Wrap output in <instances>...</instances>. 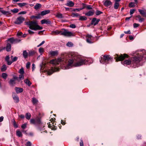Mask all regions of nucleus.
I'll use <instances>...</instances> for the list:
<instances>
[{"mask_svg": "<svg viewBox=\"0 0 146 146\" xmlns=\"http://www.w3.org/2000/svg\"><path fill=\"white\" fill-rule=\"evenodd\" d=\"M114 56V58L115 60V61L117 62L122 61L126 58H129V59L128 60H126L123 62H121V64L125 66L129 65L131 64H133L134 68L139 66V63L142 60L143 58V56L138 55L136 56L131 57L130 58L129 56L126 54L120 55L115 54Z\"/></svg>", "mask_w": 146, "mask_h": 146, "instance_id": "f257e3e1", "label": "nucleus"}, {"mask_svg": "<svg viewBox=\"0 0 146 146\" xmlns=\"http://www.w3.org/2000/svg\"><path fill=\"white\" fill-rule=\"evenodd\" d=\"M11 11L14 13H16L19 11V10L17 9H13L11 10Z\"/></svg>", "mask_w": 146, "mask_h": 146, "instance_id": "a19ab883", "label": "nucleus"}, {"mask_svg": "<svg viewBox=\"0 0 146 146\" xmlns=\"http://www.w3.org/2000/svg\"><path fill=\"white\" fill-rule=\"evenodd\" d=\"M39 52L40 53H42L44 52V49L43 48L40 47L39 49Z\"/></svg>", "mask_w": 146, "mask_h": 146, "instance_id": "8fccbe9b", "label": "nucleus"}, {"mask_svg": "<svg viewBox=\"0 0 146 146\" xmlns=\"http://www.w3.org/2000/svg\"><path fill=\"white\" fill-rule=\"evenodd\" d=\"M19 72L21 74H23L24 73V71L23 68H22L20 69L19 71Z\"/></svg>", "mask_w": 146, "mask_h": 146, "instance_id": "de8ad7c7", "label": "nucleus"}, {"mask_svg": "<svg viewBox=\"0 0 146 146\" xmlns=\"http://www.w3.org/2000/svg\"><path fill=\"white\" fill-rule=\"evenodd\" d=\"M18 5L20 7H22L23 6H25L27 5V3H19L18 4Z\"/></svg>", "mask_w": 146, "mask_h": 146, "instance_id": "f704fd0d", "label": "nucleus"}, {"mask_svg": "<svg viewBox=\"0 0 146 146\" xmlns=\"http://www.w3.org/2000/svg\"><path fill=\"white\" fill-rule=\"evenodd\" d=\"M86 7H87L86 9L88 10H90V9H92V6H91L90 5H87V6Z\"/></svg>", "mask_w": 146, "mask_h": 146, "instance_id": "3c124183", "label": "nucleus"}, {"mask_svg": "<svg viewBox=\"0 0 146 146\" xmlns=\"http://www.w3.org/2000/svg\"><path fill=\"white\" fill-rule=\"evenodd\" d=\"M25 83L28 86H30L31 84L32 83L30 80L28 79H27L24 81Z\"/></svg>", "mask_w": 146, "mask_h": 146, "instance_id": "bb28decb", "label": "nucleus"}, {"mask_svg": "<svg viewBox=\"0 0 146 146\" xmlns=\"http://www.w3.org/2000/svg\"><path fill=\"white\" fill-rule=\"evenodd\" d=\"M10 57L9 55L6 56L5 58V60L7 62V64L8 65H10L11 64L12 62L17 61L18 59V57L15 56L12 59L11 61H9Z\"/></svg>", "mask_w": 146, "mask_h": 146, "instance_id": "0eeeda50", "label": "nucleus"}, {"mask_svg": "<svg viewBox=\"0 0 146 146\" xmlns=\"http://www.w3.org/2000/svg\"><path fill=\"white\" fill-rule=\"evenodd\" d=\"M135 10V9L131 10L130 12V14L131 15L133 14L134 13Z\"/></svg>", "mask_w": 146, "mask_h": 146, "instance_id": "6e6d98bb", "label": "nucleus"}, {"mask_svg": "<svg viewBox=\"0 0 146 146\" xmlns=\"http://www.w3.org/2000/svg\"><path fill=\"white\" fill-rule=\"evenodd\" d=\"M104 5L106 7L111 6L112 2L109 0H105L104 3Z\"/></svg>", "mask_w": 146, "mask_h": 146, "instance_id": "2eb2a0df", "label": "nucleus"}, {"mask_svg": "<svg viewBox=\"0 0 146 146\" xmlns=\"http://www.w3.org/2000/svg\"><path fill=\"white\" fill-rule=\"evenodd\" d=\"M31 117V115L29 113H27L26 114L25 117L28 120L30 119Z\"/></svg>", "mask_w": 146, "mask_h": 146, "instance_id": "7c9ffc66", "label": "nucleus"}, {"mask_svg": "<svg viewBox=\"0 0 146 146\" xmlns=\"http://www.w3.org/2000/svg\"><path fill=\"white\" fill-rule=\"evenodd\" d=\"M66 45L69 47H72L73 46V44L72 42H68L66 44Z\"/></svg>", "mask_w": 146, "mask_h": 146, "instance_id": "79ce46f5", "label": "nucleus"}, {"mask_svg": "<svg viewBox=\"0 0 146 146\" xmlns=\"http://www.w3.org/2000/svg\"><path fill=\"white\" fill-rule=\"evenodd\" d=\"M20 39L18 38H14V44H15L21 41Z\"/></svg>", "mask_w": 146, "mask_h": 146, "instance_id": "58836bf2", "label": "nucleus"}, {"mask_svg": "<svg viewBox=\"0 0 146 146\" xmlns=\"http://www.w3.org/2000/svg\"><path fill=\"white\" fill-rule=\"evenodd\" d=\"M45 42L44 41H42L41 43H40L37 46L38 47H39L40 46H41L43 44H44Z\"/></svg>", "mask_w": 146, "mask_h": 146, "instance_id": "0e129e2a", "label": "nucleus"}, {"mask_svg": "<svg viewBox=\"0 0 146 146\" xmlns=\"http://www.w3.org/2000/svg\"><path fill=\"white\" fill-rule=\"evenodd\" d=\"M7 69L6 66L5 64L3 65L2 67H1V69L2 72L5 71Z\"/></svg>", "mask_w": 146, "mask_h": 146, "instance_id": "c85d7f7f", "label": "nucleus"}, {"mask_svg": "<svg viewBox=\"0 0 146 146\" xmlns=\"http://www.w3.org/2000/svg\"><path fill=\"white\" fill-rule=\"evenodd\" d=\"M16 134L19 137H21L22 136V134L21 132L19 130L16 131Z\"/></svg>", "mask_w": 146, "mask_h": 146, "instance_id": "2f4dec72", "label": "nucleus"}, {"mask_svg": "<svg viewBox=\"0 0 146 146\" xmlns=\"http://www.w3.org/2000/svg\"><path fill=\"white\" fill-rule=\"evenodd\" d=\"M23 56L26 59L27 58L28 56H29V54L26 50H24L23 51Z\"/></svg>", "mask_w": 146, "mask_h": 146, "instance_id": "393cba45", "label": "nucleus"}, {"mask_svg": "<svg viewBox=\"0 0 146 146\" xmlns=\"http://www.w3.org/2000/svg\"><path fill=\"white\" fill-rule=\"evenodd\" d=\"M19 78L20 79H23L24 78V76L23 74H21L19 75Z\"/></svg>", "mask_w": 146, "mask_h": 146, "instance_id": "864d4df0", "label": "nucleus"}, {"mask_svg": "<svg viewBox=\"0 0 146 146\" xmlns=\"http://www.w3.org/2000/svg\"><path fill=\"white\" fill-rule=\"evenodd\" d=\"M15 90L17 93H21L23 91V89L22 88L16 87L15 88Z\"/></svg>", "mask_w": 146, "mask_h": 146, "instance_id": "6ab92c4d", "label": "nucleus"}, {"mask_svg": "<svg viewBox=\"0 0 146 146\" xmlns=\"http://www.w3.org/2000/svg\"><path fill=\"white\" fill-rule=\"evenodd\" d=\"M31 64V63L29 62H28L26 64V67L27 68H29L30 67V65Z\"/></svg>", "mask_w": 146, "mask_h": 146, "instance_id": "09e8293b", "label": "nucleus"}, {"mask_svg": "<svg viewBox=\"0 0 146 146\" xmlns=\"http://www.w3.org/2000/svg\"><path fill=\"white\" fill-rule=\"evenodd\" d=\"M66 5L67 6L71 7H73L74 5V2L70 1H67V3Z\"/></svg>", "mask_w": 146, "mask_h": 146, "instance_id": "412c9836", "label": "nucleus"}, {"mask_svg": "<svg viewBox=\"0 0 146 146\" xmlns=\"http://www.w3.org/2000/svg\"><path fill=\"white\" fill-rule=\"evenodd\" d=\"M56 71V68H52L51 70H49L47 72V73L48 75H50Z\"/></svg>", "mask_w": 146, "mask_h": 146, "instance_id": "b1692460", "label": "nucleus"}, {"mask_svg": "<svg viewBox=\"0 0 146 146\" xmlns=\"http://www.w3.org/2000/svg\"><path fill=\"white\" fill-rule=\"evenodd\" d=\"M74 60L76 62L73 65L74 66L76 67L83 65L85 64L86 62V60L82 59L80 56L75 55L74 57V59H71L68 60V66L72 65L73 62Z\"/></svg>", "mask_w": 146, "mask_h": 146, "instance_id": "f03ea898", "label": "nucleus"}, {"mask_svg": "<svg viewBox=\"0 0 146 146\" xmlns=\"http://www.w3.org/2000/svg\"><path fill=\"white\" fill-rule=\"evenodd\" d=\"M102 56V57H101V60H100V62L103 64L104 63L107 64L109 61H112L113 59V58L110 55L106 54Z\"/></svg>", "mask_w": 146, "mask_h": 146, "instance_id": "39448f33", "label": "nucleus"}, {"mask_svg": "<svg viewBox=\"0 0 146 146\" xmlns=\"http://www.w3.org/2000/svg\"><path fill=\"white\" fill-rule=\"evenodd\" d=\"M62 61L61 58H58L57 60H52L50 61V63L51 64H58V63Z\"/></svg>", "mask_w": 146, "mask_h": 146, "instance_id": "9d476101", "label": "nucleus"}, {"mask_svg": "<svg viewBox=\"0 0 146 146\" xmlns=\"http://www.w3.org/2000/svg\"><path fill=\"white\" fill-rule=\"evenodd\" d=\"M103 13V12L99 10H97L96 11V15H99L100 14Z\"/></svg>", "mask_w": 146, "mask_h": 146, "instance_id": "49530a36", "label": "nucleus"}, {"mask_svg": "<svg viewBox=\"0 0 146 146\" xmlns=\"http://www.w3.org/2000/svg\"><path fill=\"white\" fill-rule=\"evenodd\" d=\"M12 97L15 102L17 103L19 102V100L18 96L15 93H13Z\"/></svg>", "mask_w": 146, "mask_h": 146, "instance_id": "f8f14e48", "label": "nucleus"}, {"mask_svg": "<svg viewBox=\"0 0 146 146\" xmlns=\"http://www.w3.org/2000/svg\"><path fill=\"white\" fill-rule=\"evenodd\" d=\"M28 32L30 34H33L34 33V32L31 31V30H29L28 31Z\"/></svg>", "mask_w": 146, "mask_h": 146, "instance_id": "69168bd1", "label": "nucleus"}, {"mask_svg": "<svg viewBox=\"0 0 146 146\" xmlns=\"http://www.w3.org/2000/svg\"><path fill=\"white\" fill-rule=\"evenodd\" d=\"M27 127V124H23L21 126V128L23 129H25Z\"/></svg>", "mask_w": 146, "mask_h": 146, "instance_id": "052dcab7", "label": "nucleus"}, {"mask_svg": "<svg viewBox=\"0 0 146 146\" xmlns=\"http://www.w3.org/2000/svg\"><path fill=\"white\" fill-rule=\"evenodd\" d=\"M72 17H78L79 16V15L77 13H72V15H71Z\"/></svg>", "mask_w": 146, "mask_h": 146, "instance_id": "c03bdc74", "label": "nucleus"}, {"mask_svg": "<svg viewBox=\"0 0 146 146\" xmlns=\"http://www.w3.org/2000/svg\"><path fill=\"white\" fill-rule=\"evenodd\" d=\"M135 19L136 20H139V21L140 22H142L144 21L145 20V19L143 18H142L141 16L139 15H137L135 16Z\"/></svg>", "mask_w": 146, "mask_h": 146, "instance_id": "dca6fc26", "label": "nucleus"}, {"mask_svg": "<svg viewBox=\"0 0 146 146\" xmlns=\"http://www.w3.org/2000/svg\"><path fill=\"white\" fill-rule=\"evenodd\" d=\"M57 17H58L60 18H61L63 17L62 14L60 13L58 14L57 15Z\"/></svg>", "mask_w": 146, "mask_h": 146, "instance_id": "5fc2aeb1", "label": "nucleus"}, {"mask_svg": "<svg viewBox=\"0 0 146 146\" xmlns=\"http://www.w3.org/2000/svg\"><path fill=\"white\" fill-rule=\"evenodd\" d=\"M80 8H76V9H72V10L71 11H80L81 10H80Z\"/></svg>", "mask_w": 146, "mask_h": 146, "instance_id": "4d7b16f0", "label": "nucleus"}, {"mask_svg": "<svg viewBox=\"0 0 146 146\" xmlns=\"http://www.w3.org/2000/svg\"><path fill=\"white\" fill-rule=\"evenodd\" d=\"M50 54L52 56H57L58 54V52L57 50L55 51H52L49 52Z\"/></svg>", "mask_w": 146, "mask_h": 146, "instance_id": "aec40b11", "label": "nucleus"}, {"mask_svg": "<svg viewBox=\"0 0 146 146\" xmlns=\"http://www.w3.org/2000/svg\"><path fill=\"white\" fill-rule=\"evenodd\" d=\"M100 21V19H97L96 18H93L91 21L90 24L91 25L95 26L98 24Z\"/></svg>", "mask_w": 146, "mask_h": 146, "instance_id": "1a4fd4ad", "label": "nucleus"}, {"mask_svg": "<svg viewBox=\"0 0 146 146\" xmlns=\"http://www.w3.org/2000/svg\"><path fill=\"white\" fill-rule=\"evenodd\" d=\"M7 75L6 73H3L2 74L1 76L3 79H6L7 78Z\"/></svg>", "mask_w": 146, "mask_h": 146, "instance_id": "e433bc0d", "label": "nucleus"}, {"mask_svg": "<svg viewBox=\"0 0 146 146\" xmlns=\"http://www.w3.org/2000/svg\"><path fill=\"white\" fill-rule=\"evenodd\" d=\"M30 123L34 124H39L41 123V119L38 117H36L35 119H32L30 120Z\"/></svg>", "mask_w": 146, "mask_h": 146, "instance_id": "423d86ee", "label": "nucleus"}, {"mask_svg": "<svg viewBox=\"0 0 146 146\" xmlns=\"http://www.w3.org/2000/svg\"><path fill=\"white\" fill-rule=\"evenodd\" d=\"M25 20V18L22 17L20 16L17 18L16 21L14 22V23L16 24L19 25L21 23Z\"/></svg>", "mask_w": 146, "mask_h": 146, "instance_id": "6e6552de", "label": "nucleus"}, {"mask_svg": "<svg viewBox=\"0 0 146 146\" xmlns=\"http://www.w3.org/2000/svg\"><path fill=\"white\" fill-rule=\"evenodd\" d=\"M87 19V18L86 17L84 16H80L79 20L80 21H85Z\"/></svg>", "mask_w": 146, "mask_h": 146, "instance_id": "473e14b6", "label": "nucleus"}, {"mask_svg": "<svg viewBox=\"0 0 146 146\" xmlns=\"http://www.w3.org/2000/svg\"><path fill=\"white\" fill-rule=\"evenodd\" d=\"M13 121L14 127L15 128H17L18 127V126L15 120L14 119H13Z\"/></svg>", "mask_w": 146, "mask_h": 146, "instance_id": "37998d69", "label": "nucleus"}, {"mask_svg": "<svg viewBox=\"0 0 146 146\" xmlns=\"http://www.w3.org/2000/svg\"><path fill=\"white\" fill-rule=\"evenodd\" d=\"M42 5L39 3H36L34 6V8L36 10H37L40 9Z\"/></svg>", "mask_w": 146, "mask_h": 146, "instance_id": "cd10ccee", "label": "nucleus"}, {"mask_svg": "<svg viewBox=\"0 0 146 146\" xmlns=\"http://www.w3.org/2000/svg\"><path fill=\"white\" fill-rule=\"evenodd\" d=\"M26 146H31V143L30 142L28 141L26 144Z\"/></svg>", "mask_w": 146, "mask_h": 146, "instance_id": "bf43d9fd", "label": "nucleus"}, {"mask_svg": "<svg viewBox=\"0 0 146 146\" xmlns=\"http://www.w3.org/2000/svg\"><path fill=\"white\" fill-rule=\"evenodd\" d=\"M7 41L9 42L11 44H14V38L12 37L8 39Z\"/></svg>", "mask_w": 146, "mask_h": 146, "instance_id": "72a5a7b5", "label": "nucleus"}, {"mask_svg": "<svg viewBox=\"0 0 146 146\" xmlns=\"http://www.w3.org/2000/svg\"><path fill=\"white\" fill-rule=\"evenodd\" d=\"M70 27L72 28H75L76 27V26L74 24H72L70 25Z\"/></svg>", "mask_w": 146, "mask_h": 146, "instance_id": "13d9d810", "label": "nucleus"}, {"mask_svg": "<svg viewBox=\"0 0 146 146\" xmlns=\"http://www.w3.org/2000/svg\"><path fill=\"white\" fill-rule=\"evenodd\" d=\"M121 0H115V3L114 6V9H117L119 6V2Z\"/></svg>", "mask_w": 146, "mask_h": 146, "instance_id": "ddd939ff", "label": "nucleus"}, {"mask_svg": "<svg viewBox=\"0 0 146 146\" xmlns=\"http://www.w3.org/2000/svg\"><path fill=\"white\" fill-rule=\"evenodd\" d=\"M32 102L34 104H36L38 102V100L35 98H33L32 99Z\"/></svg>", "mask_w": 146, "mask_h": 146, "instance_id": "a18cd8bd", "label": "nucleus"}, {"mask_svg": "<svg viewBox=\"0 0 146 146\" xmlns=\"http://www.w3.org/2000/svg\"><path fill=\"white\" fill-rule=\"evenodd\" d=\"M26 13V12L25 11H23L21 12H20L19 13H18L19 15H21V14H25Z\"/></svg>", "mask_w": 146, "mask_h": 146, "instance_id": "e2e57ef3", "label": "nucleus"}, {"mask_svg": "<svg viewBox=\"0 0 146 146\" xmlns=\"http://www.w3.org/2000/svg\"><path fill=\"white\" fill-rule=\"evenodd\" d=\"M41 22L42 24H50L51 22L50 21H49L48 19H43L41 21Z\"/></svg>", "mask_w": 146, "mask_h": 146, "instance_id": "f3484780", "label": "nucleus"}, {"mask_svg": "<svg viewBox=\"0 0 146 146\" xmlns=\"http://www.w3.org/2000/svg\"><path fill=\"white\" fill-rule=\"evenodd\" d=\"M124 33L126 34H130L131 33L130 30H129L127 31H124Z\"/></svg>", "mask_w": 146, "mask_h": 146, "instance_id": "338daca9", "label": "nucleus"}, {"mask_svg": "<svg viewBox=\"0 0 146 146\" xmlns=\"http://www.w3.org/2000/svg\"><path fill=\"white\" fill-rule=\"evenodd\" d=\"M92 37V35L88 34L86 36V41L87 42L89 43H92L91 38Z\"/></svg>", "mask_w": 146, "mask_h": 146, "instance_id": "9b49d317", "label": "nucleus"}, {"mask_svg": "<svg viewBox=\"0 0 146 146\" xmlns=\"http://www.w3.org/2000/svg\"><path fill=\"white\" fill-rule=\"evenodd\" d=\"M139 25V24L136 23H134L133 24V26L134 28H136L138 27Z\"/></svg>", "mask_w": 146, "mask_h": 146, "instance_id": "603ef678", "label": "nucleus"}, {"mask_svg": "<svg viewBox=\"0 0 146 146\" xmlns=\"http://www.w3.org/2000/svg\"><path fill=\"white\" fill-rule=\"evenodd\" d=\"M11 44L9 43H7V44L6 47V49L7 51L9 52L11 51Z\"/></svg>", "mask_w": 146, "mask_h": 146, "instance_id": "4be33fe9", "label": "nucleus"}, {"mask_svg": "<svg viewBox=\"0 0 146 146\" xmlns=\"http://www.w3.org/2000/svg\"><path fill=\"white\" fill-rule=\"evenodd\" d=\"M9 84L11 85H13L15 84V80L13 79H11L9 82Z\"/></svg>", "mask_w": 146, "mask_h": 146, "instance_id": "c9c22d12", "label": "nucleus"}, {"mask_svg": "<svg viewBox=\"0 0 146 146\" xmlns=\"http://www.w3.org/2000/svg\"><path fill=\"white\" fill-rule=\"evenodd\" d=\"M94 13V10H92V11H90L88 12L85 13L86 16H92Z\"/></svg>", "mask_w": 146, "mask_h": 146, "instance_id": "a211bd4d", "label": "nucleus"}, {"mask_svg": "<svg viewBox=\"0 0 146 146\" xmlns=\"http://www.w3.org/2000/svg\"><path fill=\"white\" fill-rule=\"evenodd\" d=\"M80 146H84L83 142V140L82 139H80Z\"/></svg>", "mask_w": 146, "mask_h": 146, "instance_id": "680f3d73", "label": "nucleus"}, {"mask_svg": "<svg viewBox=\"0 0 146 146\" xmlns=\"http://www.w3.org/2000/svg\"><path fill=\"white\" fill-rule=\"evenodd\" d=\"M135 3L131 2L129 3V7L130 8L133 7L135 6Z\"/></svg>", "mask_w": 146, "mask_h": 146, "instance_id": "4c0bfd02", "label": "nucleus"}, {"mask_svg": "<svg viewBox=\"0 0 146 146\" xmlns=\"http://www.w3.org/2000/svg\"><path fill=\"white\" fill-rule=\"evenodd\" d=\"M139 12L140 14L143 17H146V10H141V9H138Z\"/></svg>", "mask_w": 146, "mask_h": 146, "instance_id": "4468645a", "label": "nucleus"}, {"mask_svg": "<svg viewBox=\"0 0 146 146\" xmlns=\"http://www.w3.org/2000/svg\"><path fill=\"white\" fill-rule=\"evenodd\" d=\"M40 14H38L37 16H35V19H40Z\"/></svg>", "mask_w": 146, "mask_h": 146, "instance_id": "774afa93", "label": "nucleus"}, {"mask_svg": "<svg viewBox=\"0 0 146 146\" xmlns=\"http://www.w3.org/2000/svg\"><path fill=\"white\" fill-rule=\"evenodd\" d=\"M82 5L83 6V7L82 8H80V10H81L85 8H86V7L87 6V5L84 3H82Z\"/></svg>", "mask_w": 146, "mask_h": 146, "instance_id": "ea45409f", "label": "nucleus"}, {"mask_svg": "<svg viewBox=\"0 0 146 146\" xmlns=\"http://www.w3.org/2000/svg\"><path fill=\"white\" fill-rule=\"evenodd\" d=\"M52 33L53 34L56 35H58L60 34V35H62L66 36H73V35L71 32L68 31L67 30L65 29H62V31H58V30H56L53 31Z\"/></svg>", "mask_w": 146, "mask_h": 146, "instance_id": "20e7f679", "label": "nucleus"}, {"mask_svg": "<svg viewBox=\"0 0 146 146\" xmlns=\"http://www.w3.org/2000/svg\"><path fill=\"white\" fill-rule=\"evenodd\" d=\"M36 53V52L34 50H31L29 52V56H32Z\"/></svg>", "mask_w": 146, "mask_h": 146, "instance_id": "c756f323", "label": "nucleus"}, {"mask_svg": "<svg viewBox=\"0 0 146 146\" xmlns=\"http://www.w3.org/2000/svg\"><path fill=\"white\" fill-rule=\"evenodd\" d=\"M25 24L29 26V28L33 30L36 31L41 30L42 27H40L38 24L37 22L35 21H29L25 22Z\"/></svg>", "mask_w": 146, "mask_h": 146, "instance_id": "7ed1b4c3", "label": "nucleus"}, {"mask_svg": "<svg viewBox=\"0 0 146 146\" xmlns=\"http://www.w3.org/2000/svg\"><path fill=\"white\" fill-rule=\"evenodd\" d=\"M50 12V10H45L42 11L41 12L40 15L42 16H44L47 14L49 13Z\"/></svg>", "mask_w": 146, "mask_h": 146, "instance_id": "5701e85b", "label": "nucleus"}, {"mask_svg": "<svg viewBox=\"0 0 146 146\" xmlns=\"http://www.w3.org/2000/svg\"><path fill=\"white\" fill-rule=\"evenodd\" d=\"M0 12L5 15H9L11 14L9 12L3 10H0Z\"/></svg>", "mask_w": 146, "mask_h": 146, "instance_id": "a878e982", "label": "nucleus"}]
</instances>
